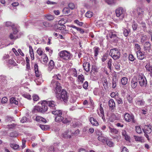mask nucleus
Masks as SVG:
<instances>
[{"label":"nucleus","mask_w":152,"mask_h":152,"mask_svg":"<svg viewBox=\"0 0 152 152\" xmlns=\"http://www.w3.org/2000/svg\"><path fill=\"white\" fill-rule=\"evenodd\" d=\"M108 104L110 109L112 112H113L115 107V103L112 99H110L108 102Z\"/></svg>","instance_id":"9b49d317"},{"label":"nucleus","mask_w":152,"mask_h":152,"mask_svg":"<svg viewBox=\"0 0 152 152\" xmlns=\"http://www.w3.org/2000/svg\"><path fill=\"white\" fill-rule=\"evenodd\" d=\"M105 1L108 4H113L115 3L114 0H105Z\"/></svg>","instance_id":"864d4df0"},{"label":"nucleus","mask_w":152,"mask_h":152,"mask_svg":"<svg viewBox=\"0 0 152 152\" xmlns=\"http://www.w3.org/2000/svg\"><path fill=\"white\" fill-rule=\"evenodd\" d=\"M63 118L62 119V120L61 122L62 121V123L64 124H68L71 121V118L68 116H64V115L62 116Z\"/></svg>","instance_id":"2eb2a0df"},{"label":"nucleus","mask_w":152,"mask_h":152,"mask_svg":"<svg viewBox=\"0 0 152 152\" xmlns=\"http://www.w3.org/2000/svg\"><path fill=\"white\" fill-rule=\"evenodd\" d=\"M137 20L138 23L144 17V15L143 13H140V12H137Z\"/></svg>","instance_id":"aec40b11"},{"label":"nucleus","mask_w":152,"mask_h":152,"mask_svg":"<svg viewBox=\"0 0 152 152\" xmlns=\"http://www.w3.org/2000/svg\"><path fill=\"white\" fill-rule=\"evenodd\" d=\"M137 12H140V13H143L145 15L144 10L142 8L138 7L137 9Z\"/></svg>","instance_id":"c03bdc74"},{"label":"nucleus","mask_w":152,"mask_h":152,"mask_svg":"<svg viewBox=\"0 0 152 152\" xmlns=\"http://www.w3.org/2000/svg\"><path fill=\"white\" fill-rule=\"evenodd\" d=\"M48 152H54V148L53 146H50Z\"/></svg>","instance_id":"774afa93"},{"label":"nucleus","mask_w":152,"mask_h":152,"mask_svg":"<svg viewBox=\"0 0 152 152\" xmlns=\"http://www.w3.org/2000/svg\"><path fill=\"white\" fill-rule=\"evenodd\" d=\"M10 147L14 150L17 149L19 147V145L15 144L10 143Z\"/></svg>","instance_id":"37998d69"},{"label":"nucleus","mask_w":152,"mask_h":152,"mask_svg":"<svg viewBox=\"0 0 152 152\" xmlns=\"http://www.w3.org/2000/svg\"><path fill=\"white\" fill-rule=\"evenodd\" d=\"M41 107L39 106H36L34 107L33 110V112L34 113L39 112L41 113Z\"/></svg>","instance_id":"b1692460"},{"label":"nucleus","mask_w":152,"mask_h":152,"mask_svg":"<svg viewBox=\"0 0 152 152\" xmlns=\"http://www.w3.org/2000/svg\"><path fill=\"white\" fill-rule=\"evenodd\" d=\"M10 102L11 103H14L15 104L17 105L18 104V102L15 99L14 97L11 98L10 99Z\"/></svg>","instance_id":"e433bc0d"},{"label":"nucleus","mask_w":152,"mask_h":152,"mask_svg":"<svg viewBox=\"0 0 152 152\" xmlns=\"http://www.w3.org/2000/svg\"><path fill=\"white\" fill-rule=\"evenodd\" d=\"M50 86L55 88L56 95L57 99L63 101L65 102L67 101L69 95L65 90L63 89L61 91L62 87L59 83L56 82L54 80H53L51 82Z\"/></svg>","instance_id":"f257e3e1"},{"label":"nucleus","mask_w":152,"mask_h":152,"mask_svg":"<svg viewBox=\"0 0 152 152\" xmlns=\"http://www.w3.org/2000/svg\"><path fill=\"white\" fill-rule=\"evenodd\" d=\"M109 37L115 42H117L118 41V38L117 35L115 34H113V33H110L109 34Z\"/></svg>","instance_id":"6ab92c4d"},{"label":"nucleus","mask_w":152,"mask_h":152,"mask_svg":"<svg viewBox=\"0 0 152 152\" xmlns=\"http://www.w3.org/2000/svg\"><path fill=\"white\" fill-rule=\"evenodd\" d=\"M52 113L56 115L55 117V120L56 122H60L62 120L63 118L62 116L63 115H62V112L61 110H57L56 109L55 110H54L51 112Z\"/></svg>","instance_id":"7ed1b4c3"},{"label":"nucleus","mask_w":152,"mask_h":152,"mask_svg":"<svg viewBox=\"0 0 152 152\" xmlns=\"http://www.w3.org/2000/svg\"><path fill=\"white\" fill-rule=\"evenodd\" d=\"M74 22L80 26H82L83 24V22H79V21L77 20H75L74 21Z\"/></svg>","instance_id":"680f3d73"},{"label":"nucleus","mask_w":152,"mask_h":152,"mask_svg":"<svg viewBox=\"0 0 152 152\" xmlns=\"http://www.w3.org/2000/svg\"><path fill=\"white\" fill-rule=\"evenodd\" d=\"M123 31L124 35L125 37H127L130 32V29L128 28H123Z\"/></svg>","instance_id":"412c9836"},{"label":"nucleus","mask_w":152,"mask_h":152,"mask_svg":"<svg viewBox=\"0 0 152 152\" xmlns=\"http://www.w3.org/2000/svg\"><path fill=\"white\" fill-rule=\"evenodd\" d=\"M68 6L69 8L71 10H73L75 7V6L74 4L72 3H70L68 4Z\"/></svg>","instance_id":"4d7b16f0"},{"label":"nucleus","mask_w":152,"mask_h":152,"mask_svg":"<svg viewBox=\"0 0 152 152\" xmlns=\"http://www.w3.org/2000/svg\"><path fill=\"white\" fill-rule=\"evenodd\" d=\"M94 56L96 57L98 54L99 52L100 49L98 47H95L94 48Z\"/></svg>","instance_id":"c756f323"},{"label":"nucleus","mask_w":152,"mask_h":152,"mask_svg":"<svg viewBox=\"0 0 152 152\" xmlns=\"http://www.w3.org/2000/svg\"><path fill=\"white\" fill-rule=\"evenodd\" d=\"M44 102H45V103H46L47 106H48L51 112L56 109L57 107V103L56 102L53 100L47 101L44 100Z\"/></svg>","instance_id":"39448f33"},{"label":"nucleus","mask_w":152,"mask_h":152,"mask_svg":"<svg viewBox=\"0 0 152 152\" xmlns=\"http://www.w3.org/2000/svg\"><path fill=\"white\" fill-rule=\"evenodd\" d=\"M45 102H44V100L42 101L41 103V104L42 105V107H41V113H43L45 112L48 109L46 103H45Z\"/></svg>","instance_id":"4468645a"},{"label":"nucleus","mask_w":152,"mask_h":152,"mask_svg":"<svg viewBox=\"0 0 152 152\" xmlns=\"http://www.w3.org/2000/svg\"><path fill=\"white\" fill-rule=\"evenodd\" d=\"M93 14V13L90 11H88L85 14V16L86 17L90 18L92 17Z\"/></svg>","instance_id":"ea45409f"},{"label":"nucleus","mask_w":152,"mask_h":152,"mask_svg":"<svg viewBox=\"0 0 152 152\" xmlns=\"http://www.w3.org/2000/svg\"><path fill=\"white\" fill-rule=\"evenodd\" d=\"M143 49L146 52H150L151 50V44L148 42H145L143 44Z\"/></svg>","instance_id":"1a4fd4ad"},{"label":"nucleus","mask_w":152,"mask_h":152,"mask_svg":"<svg viewBox=\"0 0 152 152\" xmlns=\"http://www.w3.org/2000/svg\"><path fill=\"white\" fill-rule=\"evenodd\" d=\"M136 103L138 105L140 106H143L145 104V102L143 100L138 101Z\"/></svg>","instance_id":"4c0bfd02"},{"label":"nucleus","mask_w":152,"mask_h":152,"mask_svg":"<svg viewBox=\"0 0 152 152\" xmlns=\"http://www.w3.org/2000/svg\"><path fill=\"white\" fill-rule=\"evenodd\" d=\"M124 118L125 121L128 122H131L134 123L136 121L134 118V116L132 114H129L126 113L124 114Z\"/></svg>","instance_id":"423d86ee"},{"label":"nucleus","mask_w":152,"mask_h":152,"mask_svg":"<svg viewBox=\"0 0 152 152\" xmlns=\"http://www.w3.org/2000/svg\"><path fill=\"white\" fill-rule=\"evenodd\" d=\"M120 64L119 63H117L116 64H115V69L118 71L120 70Z\"/></svg>","instance_id":"0e129e2a"},{"label":"nucleus","mask_w":152,"mask_h":152,"mask_svg":"<svg viewBox=\"0 0 152 152\" xmlns=\"http://www.w3.org/2000/svg\"><path fill=\"white\" fill-rule=\"evenodd\" d=\"M124 10L123 8L120 7L116 10L115 13L117 17H120V19H122L124 17Z\"/></svg>","instance_id":"6e6552de"},{"label":"nucleus","mask_w":152,"mask_h":152,"mask_svg":"<svg viewBox=\"0 0 152 152\" xmlns=\"http://www.w3.org/2000/svg\"><path fill=\"white\" fill-rule=\"evenodd\" d=\"M83 67L84 69L87 72H88L90 70V64L88 62L85 63L83 64Z\"/></svg>","instance_id":"a211bd4d"},{"label":"nucleus","mask_w":152,"mask_h":152,"mask_svg":"<svg viewBox=\"0 0 152 152\" xmlns=\"http://www.w3.org/2000/svg\"><path fill=\"white\" fill-rule=\"evenodd\" d=\"M84 80V77L83 75H78V80L79 82H80L81 83H83Z\"/></svg>","instance_id":"2f4dec72"},{"label":"nucleus","mask_w":152,"mask_h":152,"mask_svg":"<svg viewBox=\"0 0 152 152\" xmlns=\"http://www.w3.org/2000/svg\"><path fill=\"white\" fill-rule=\"evenodd\" d=\"M61 21L60 20L58 21V24L55 26V27L57 29L63 30L65 28V26L63 24H61Z\"/></svg>","instance_id":"f3484780"},{"label":"nucleus","mask_w":152,"mask_h":152,"mask_svg":"<svg viewBox=\"0 0 152 152\" xmlns=\"http://www.w3.org/2000/svg\"><path fill=\"white\" fill-rule=\"evenodd\" d=\"M134 139L136 141H142V137H141L137 136H134Z\"/></svg>","instance_id":"052dcab7"},{"label":"nucleus","mask_w":152,"mask_h":152,"mask_svg":"<svg viewBox=\"0 0 152 152\" xmlns=\"http://www.w3.org/2000/svg\"><path fill=\"white\" fill-rule=\"evenodd\" d=\"M62 11L64 14H67L70 13V10L69 8L66 7L63 9Z\"/></svg>","instance_id":"72a5a7b5"},{"label":"nucleus","mask_w":152,"mask_h":152,"mask_svg":"<svg viewBox=\"0 0 152 152\" xmlns=\"http://www.w3.org/2000/svg\"><path fill=\"white\" fill-rule=\"evenodd\" d=\"M138 80L140 85L141 86H146L147 83L146 79L144 76H139Z\"/></svg>","instance_id":"0eeeda50"},{"label":"nucleus","mask_w":152,"mask_h":152,"mask_svg":"<svg viewBox=\"0 0 152 152\" xmlns=\"http://www.w3.org/2000/svg\"><path fill=\"white\" fill-rule=\"evenodd\" d=\"M48 58L46 54H44L43 56V61L45 65H46L48 61Z\"/></svg>","instance_id":"7c9ffc66"},{"label":"nucleus","mask_w":152,"mask_h":152,"mask_svg":"<svg viewBox=\"0 0 152 152\" xmlns=\"http://www.w3.org/2000/svg\"><path fill=\"white\" fill-rule=\"evenodd\" d=\"M39 99V96L36 94H34L33 96V99L34 101H36Z\"/></svg>","instance_id":"13d9d810"},{"label":"nucleus","mask_w":152,"mask_h":152,"mask_svg":"<svg viewBox=\"0 0 152 152\" xmlns=\"http://www.w3.org/2000/svg\"><path fill=\"white\" fill-rule=\"evenodd\" d=\"M8 101V98L6 97H3L1 100V103L2 104H5L7 103Z\"/></svg>","instance_id":"603ef678"},{"label":"nucleus","mask_w":152,"mask_h":152,"mask_svg":"<svg viewBox=\"0 0 152 152\" xmlns=\"http://www.w3.org/2000/svg\"><path fill=\"white\" fill-rule=\"evenodd\" d=\"M62 137L65 139L71 138L70 133L68 131H66L62 134Z\"/></svg>","instance_id":"5701e85b"},{"label":"nucleus","mask_w":152,"mask_h":152,"mask_svg":"<svg viewBox=\"0 0 152 152\" xmlns=\"http://www.w3.org/2000/svg\"><path fill=\"white\" fill-rule=\"evenodd\" d=\"M105 142L107 145L110 147H113L114 145V143L108 139H107Z\"/></svg>","instance_id":"cd10ccee"},{"label":"nucleus","mask_w":152,"mask_h":152,"mask_svg":"<svg viewBox=\"0 0 152 152\" xmlns=\"http://www.w3.org/2000/svg\"><path fill=\"white\" fill-rule=\"evenodd\" d=\"M88 86V83L87 81H85L83 84V87L85 89H86Z\"/></svg>","instance_id":"e2e57ef3"},{"label":"nucleus","mask_w":152,"mask_h":152,"mask_svg":"<svg viewBox=\"0 0 152 152\" xmlns=\"http://www.w3.org/2000/svg\"><path fill=\"white\" fill-rule=\"evenodd\" d=\"M8 63L10 64H12L14 66H16L17 65V64L13 59L9 60L8 61Z\"/></svg>","instance_id":"3c124183"},{"label":"nucleus","mask_w":152,"mask_h":152,"mask_svg":"<svg viewBox=\"0 0 152 152\" xmlns=\"http://www.w3.org/2000/svg\"><path fill=\"white\" fill-rule=\"evenodd\" d=\"M112 63V59H110L107 62V65H108L107 67L109 69L110 71H111V69H112V68H111Z\"/></svg>","instance_id":"79ce46f5"},{"label":"nucleus","mask_w":152,"mask_h":152,"mask_svg":"<svg viewBox=\"0 0 152 152\" xmlns=\"http://www.w3.org/2000/svg\"><path fill=\"white\" fill-rule=\"evenodd\" d=\"M146 70L149 72H152V66L147 64L145 66Z\"/></svg>","instance_id":"58836bf2"},{"label":"nucleus","mask_w":152,"mask_h":152,"mask_svg":"<svg viewBox=\"0 0 152 152\" xmlns=\"http://www.w3.org/2000/svg\"><path fill=\"white\" fill-rule=\"evenodd\" d=\"M23 96L25 98L28 99H31V97L30 95L27 94H23Z\"/></svg>","instance_id":"69168bd1"},{"label":"nucleus","mask_w":152,"mask_h":152,"mask_svg":"<svg viewBox=\"0 0 152 152\" xmlns=\"http://www.w3.org/2000/svg\"><path fill=\"white\" fill-rule=\"evenodd\" d=\"M118 80L116 77H113L112 79V87L115 88L116 86V83L118 82Z\"/></svg>","instance_id":"c85d7f7f"},{"label":"nucleus","mask_w":152,"mask_h":152,"mask_svg":"<svg viewBox=\"0 0 152 152\" xmlns=\"http://www.w3.org/2000/svg\"><path fill=\"white\" fill-rule=\"evenodd\" d=\"M138 79L136 77H133L131 80V86L132 88H135L138 84Z\"/></svg>","instance_id":"9d476101"},{"label":"nucleus","mask_w":152,"mask_h":152,"mask_svg":"<svg viewBox=\"0 0 152 152\" xmlns=\"http://www.w3.org/2000/svg\"><path fill=\"white\" fill-rule=\"evenodd\" d=\"M136 131L137 133L138 134H140L142 133V131L141 127L140 126H136Z\"/></svg>","instance_id":"49530a36"},{"label":"nucleus","mask_w":152,"mask_h":152,"mask_svg":"<svg viewBox=\"0 0 152 152\" xmlns=\"http://www.w3.org/2000/svg\"><path fill=\"white\" fill-rule=\"evenodd\" d=\"M108 85V83L107 82V79H104V82L103 83V85L104 88L106 89L107 88V86Z\"/></svg>","instance_id":"09e8293b"},{"label":"nucleus","mask_w":152,"mask_h":152,"mask_svg":"<svg viewBox=\"0 0 152 152\" xmlns=\"http://www.w3.org/2000/svg\"><path fill=\"white\" fill-rule=\"evenodd\" d=\"M60 58L65 61L69 60L72 58V55L69 51L66 50H63L60 52L58 54Z\"/></svg>","instance_id":"f03ea898"},{"label":"nucleus","mask_w":152,"mask_h":152,"mask_svg":"<svg viewBox=\"0 0 152 152\" xmlns=\"http://www.w3.org/2000/svg\"><path fill=\"white\" fill-rule=\"evenodd\" d=\"M151 127V125L148 126L145 125L144 128L142 129L143 132H145L147 133L150 134L152 131Z\"/></svg>","instance_id":"dca6fc26"},{"label":"nucleus","mask_w":152,"mask_h":152,"mask_svg":"<svg viewBox=\"0 0 152 152\" xmlns=\"http://www.w3.org/2000/svg\"><path fill=\"white\" fill-rule=\"evenodd\" d=\"M110 132L111 133H114L115 134H118V130H117L116 129L114 128H110Z\"/></svg>","instance_id":"de8ad7c7"},{"label":"nucleus","mask_w":152,"mask_h":152,"mask_svg":"<svg viewBox=\"0 0 152 152\" xmlns=\"http://www.w3.org/2000/svg\"><path fill=\"white\" fill-rule=\"evenodd\" d=\"M53 79L52 80V81L53 80H54L56 82H58V83L59 82L58 81H57L56 80H61V75H60L59 74H58V75H54L53 76Z\"/></svg>","instance_id":"393cba45"},{"label":"nucleus","mask_w":152,"mask_h":152,"mask_svg":"<svg viewBox=\"0 0 152 152\" xmlns=\"http://www.w3.org/2000/svg\"><path fill=\"white\" fill-rule=\"evenodd\" d=\"M49 67L51 70L53 69V67H54L55 64L54 61L53 60H51L49 63Z\"/></svg>","instance_id":"f704fd0d"},{"label":"nucleus","mask_w":152,"mask_h":152,"mask_svg":"<svg viewBox=\"0 0 152 152\" xmlns=\"http://www.w3.org/2000/svg\"><path fill=\"white\" fill-rule=\"evenodd\" d=\"M129 60L132 61H133L135 59L132 54H130L129 55Z\"/></svg>","instance_id":"6e6d98bb"},{"label":"nucleus","mask_w":152,"mask_h":152,"mask_svg":"<svg viewBox=\"0 0 152 152\" xmlns=\"http://www.w3.org/2000/svg\"><path fill=\"white\" fill-rule=\"evenodd\" d=\"M45 17L49 21L53 20L54 18V16L50 15H45Z\"/></svg>","instance_id":"c9c22d12"},{"label":"nucleus","mask_w":152,"mask_h":152,"mask_svg":"<svg viewBox=\"0 0 152 152\" xmlns=\"http://www.w3.org/2000/svg\"><path fill=\"white\" fill-rule=\"evenodd\" d=\"M147 36L146 35H143L142 36L141 38V42L142 43H144L145 41H146L147 39Z\"/></svg>","instance_id":"a19ab883"},{"label":"nucleus","mask_w":152,"mask_h":152,"mask_svg":"<svg viewBox=\"0 0 152 152\" xmlns=\"http://www.w3.org/2000/svg\"><path fill=\"white\" fill-rule=\"evenodd\" d=\"M137 57L138 59L143 60L145 57V52H142L141 51H137Z\"/></svg>","instance_id":"ddd939ff"},{"label":"nucleus","mask_w":152,"mask_h":152,"mask_svg":"<svg viewBox=\"0 0 152 152\" xmlns=\"http://www.w3.org/2000/svg\"><path fill=\"white\" fill-rule=\"evenodd\" d=\"M109 55L115 60L119 59L120 56V53L116 48L110 50Z\"/></svg>","instance_id":"20e7f679"},{"label":"nucleus","mask_w":152,"mask_h":152,"mask_svg":"<svg viewBox=\"0 0 152 152\" xmlns=\"http://www.w3.org/2000/svg\"><path fill=\"white\" fill-rule=\"evenodd\" d=\"M98 139L99 141L104 143L105 142L107 139L106 137L102 136V135H101L98 137Z\"/></svg>","instance_id":"a878e982"},{"label":"nucleus","mask_w":152,"mask_h":152,"mask_svg":"<svg viewBox=\"0 0 152 152\" xmlns=\"http://www.w3.org/2000/svg\"><path fill=\"white\" fill-rule=\"evenodd\" d=\"M127 99L129 102L132 103L133 101V98L130 95H128L127 96Z\"/></svg>","instance_id":"a18cd8bd"},{"label":"nucleus","mask_w":152,"mask_h":152,"mask_svg":"<svg viewBox=\"0 0 152 152\" xmlns=\"http://www.w3.org/2000/svg\"><path fill=\"white\" fill-rule=\"evenodd\" d=\"M132 29L134 31H136L138 25L137 23L134 22L133 24L132 25Z\"/></svg>","instance_id":"8fccbe9b"},{"label":"nucleus","mask_w":152,"mask_h":152,"mask_svg":"<svg viewBox=\"0 0 152 152\" xmlns=\"http://www.w3.org/2000/svg\"><path fill=\"white\" fill-rule=\"evenodd\" d=\"M89 120L91 124L93 125L96 126L99 125L98 122L96 121V120L94 119L93 117H90Z\"/></svg>","instance_id":"4be33fe9"},{"label":"nucleus","mask_w":152,"mask_h":152,"mask_svg":"<svg viewBox=\"0 0 152 152\" xmlns=\"http://www.w3.org/2000/svg\"><path fill=\"white\" fill-rule=\"evenodd\" d=\"M95 132L96 135L99 136H101L102 135V132L100 131V130L97 129L95 131Z\"/></svg>","instance_id":"338daca9"},{"label":"nucleus","mask_w":152,"mask_h":152,"mask_svg":"<svg viewBox=\"0 0 152 152\" xmlns=\"http://www.w3.org/2000/svg\"><path fill=\"white\" fill-rule=\"evenodd\" d=\"M35 73L37 77H41L42 74L39 71L38 66L37 64H35L34 65Z\"/></svg>","instance_id":"f8f14e48"},{"label":"nucleus","mask_w":152,"mask_h":152,"mask_svg":"<svg viewBox=\"0 0 152 152\" xmlns=\"http://www.w3.org/2000/svg\"><path fill=\"white\" fill-rule=\"evenodd\" d=\"M41 128L44 130H47L48 129V126L46 125H40Z\"/></svg>","instance_id":"5fc2aeb1"},{"label":"nucleus","mask_w":152,"mask_h":152,"mask_svg":"<svg viewBox=\"0 0 152 152\" xmlns=\"http://www.w3.org/2000/svg\"><path fill=\"white\" fill-rule=\"evenodd\" d=\"M18 135V133L16 131H14L11 132L9 134V136L12 137H16Z\"/></svg>","instance_id":"473e14b6"},{"label":"nucleus","mask_w":152,"mask_h":152,"mask_svg":"<svg viewBox=\"0 0 152 152\" xmlns=\"http://www.w3.org/2000/svg\"><path fill=\"white\" fill-rule=\"evenodd\" d=\"M128 78L125 77H123L121 80V82L122 85H125L127 83Z\"/></svg>","instance_id":"bb28decb"},{"label":"nucleus","mask_w":152,"mask_h":152,"mask_svg":"<svg viewBox=\"0 0 152 152\" xmlns=\"http://www.w3.org/2000/svg\"><path fill=\"white\" fill-rule=\"evenodd\" d=\"M10 38L11 39H16L17 38H18V37L17 36H14L13 34L11 33L10 35Z\"/></svg>","instance_id":"bf43d9fd"}]
</instances>
